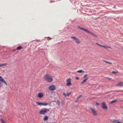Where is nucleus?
Masks as SVG:
<instances>
[{"instance_id": "a211bd4d", "label": "nucleus", "mask_w": 123, "mask_h": 123, "mask_svg": "<svg viewBox=\"0 0 123 123\" xmlns=\"http://www.w3.org/2000/svg\"><path fill=\"white\" fill-rule=\"evenodd\" d=\"M48 103H42V105L44 106H47L48 105Z\"/></svg>"}, {"instance_id": "20e7f679", "label": "nucleus", "mask_w": 123, "mask_h": 123, "mask_svg": "<svg viewBox=\"0 0 123 123\" xmlns=\"http://www.w3.org/2000/svg\"><path fill=\"white\" fill-rule=\"evenodd\" d=\"M66 81L67 82L66 85L67 86L69 87L72 85L71 80L70 78H69Z\"/></svg>"}, {"instance_id": "b1692460", "label": "nucleus", "mask_w": 123, "mask_h": 123, "mask_svg": "<svg viewBox=\"0 0 123 123\" xmlns=\"http://www.w3.org/2000/svg\"><path fill=\"white\" fill-rule=\"evenodd\" d=\"M87 75H87V74H85V75L83 76V78H85L86 77Z\"/></svg>"}, {"instance_id": "f03ea898", "label": "nucleus", "mask_w": 123, "mask_h": 123, "mask_svg": "<svg viewBox=\"0 0 123 123\" xmlns=\"http://www.w3.org/2000/svg\"><path fill=\"white\" fill-rule=\"evenodd\" d=\"M49 109H44L41 110L39 113L41 115H45L49 111Z\"/></svg>"}, {"instance_id": "6e6552de", "label": "nucleus", "mask_w": 123, "mask_h": 123, "mask_svg": "<svg viewBox=\"0 0 123 123\" xmlns=\"http://www.w3.org/2000/svg\"><path fill=\"white\" fill-rule=\"evenodd\" d=\"M49 89L50 90L53 91L55 90V86L52 85L49 87Z\"/></svg>"}, {"instance_id": "aec40b11", "label": "nucleus", "mask_w": 123, "mask_h": 123, "mask_svg": "<svg viewBox=\"0 0 123 123\" xmlns=\"http://www.w3.org/2000/svg\"><path fill=\"white\" fill-rule=\"evenodd\" d=\"M22 47L21 46H19L18 47H17V49H16V50H20L22 49Z\"/></svg>"}, {"instance_id": "9b49d317", "label": "nucleus", "mask_w": 123, "mask_h": 123, "mask_svg": "<svg viewBox=\"0 0 123 123\" xmlns=\"http://www.w3.org/2000/svg\"><path fill=\"white\" fill-rule=\"evenodd\" d=\"M116 86H123V82H120L117 83Z\"/></svg>"}, {"instance_id": "dca6fc26", "label": "nucleus", "mask_w": 123, "mask_h": 123, "mask_svg": "<svg viewBox=\"0 0 123 123\" xmlns=\"http://www.w3.org/2000/svg\"><path fill=\"white\" fill-rule=\"evenodd\" d=\"M7 65V63H5L2 64H0V67H1L3 66H5Z\"/></svg>"}, {"instance_id": "6ab92c4d", "label": "nucleus", "mask_w": 123, "mask_h": 123, "mask_svg": "<svg viewBox=\"0 0 123 123\" xmlns=\"http://www.w3.org/2000/svg\"><path fill=\"white\" fill-rule=\"evenodd\" d=\"M84 71H83L82 70H79L78 71H77V73H81V72H83L84 73Z\"/></svg>"}, {"instance_id": "f3484780", "label": "nucleus", "mask_w": 123, "mask_h": 123, "mask_svg": "<svg viewBox=\"0 0 123 123\" xmlns=\"http://www.w3.org/2000/svg\"><path fill=\"white\" fill-rule=\"evenodd\" d=\"M36 103L38 105L42 106V103L37 101L36 102Z\"/></svg>"}, {"instance_id": "c9c22d12", "label": "nucleus", "mask_w": 123, "mask_h": 123, "mask_svg": "<svg viewBox=\"0 0 123 123\" xmlns=\"http://www.w3.org/2000/svg\"><path fill=\"white\" fill-rule=\"evenodd\" d=\"M96 44H97L98 45V44H99L98 43H96Z\"/></svg>"}, {"instance_id": "4468645a", "label": "nucleus", "mask_w": 123, "mask_h": 123, "mask_svg": "<svg viewBox=\"0 0 123 123\" xmlns=\"http://www.w3.org/2000/svg\"><path fill=\"white\" fill-rule=\"evenodd\" d=\"M48 119V116H45L44 117V118L43 119V120L45 121L47 120Z\"/></svg>"}, {"instance_id": "4c0bfd02", "label": "nucleus", "mask_w": 123, "mask_h": 123, "mask_svg": "<svg viewBox=\"0 0 123 123\" xmlns=\"http://www.w3.org/2000/svg\"><path fill=\"white\" fill-rule=\"evenodd\" d=\"M108 79H110V80L111 79H110V78H108Z\"/></svg>"}, {"instance_id": "4be33fe9", "label": "nucleus", "mask_w": 123, "mask_h": 123, "mask_svg": "<svg viewBox=\"0 0 123 123\" xmlns=\"http://www.w3.org/2000/svg\"><path fill=\"white\" fill-rule=\"evenodd\" d=\"M117 101L116 100H114L110 102V103L111 104H112L114 103Z\"/></svg>"}, {"instance_id": "c85d7f7f", "label": "nucleus", "mask_w": 123, "mask_h": 123, "mask_svg": "<svg viewBox=\"0 0 123 123\" xmlns=\"http://www.w3.org/2000/svg\"><path fill=\"white\" fill-rule=\"evenodd\" d=\"M107 63H109V64H112V63L110 62H107Z\"/></svg>"}, {"instance_id": "412c9836", "label": "nucleus", "mask_w": 123, "mask_h": 123, "mask_svg": "<svg viewBox=\"0 0 123 123\" xmlns=\"http://www.w3.org/2000/svg\"><path fill=\"white\" fill-rule=\"evenodd\" d=\"M0 120L2 123H6L5 121L4 120L1 119Z\"/></svg>"}, {"instance_id": "473e14b6", "label": "nucleus", "mask_w": 123, "mask_h": 123, "mask_svg": "<svg viewBox=\"0 0 123 123\" xmlns=\"http://www.w3.org/2000/svg\"><path fill=\"white\" fill-rule=\"evenodd\" d=\"M58 105H60V103H58Z\"/></svg>"}, {"instance_id": "f704fd0d", "label": "nucleus", "mask_w": 123, "mask_h": 123, "mask_svg": "<svg viewBox=\"0 0 123 123\" xmlns=\"http://www.w3.org/2000/svg\"><path fill=\"white\" fill-rule=\"evenodd\" d=\"M118 123H122L119 122Z\"/></svg>"}, {"instance_id": "c756f323", "label": "nucleus", "mask_w": 123, "mask_h": 123, "mask_svg": "<svg viewBox=\"0 0 123 123\" xmlns=\"http://www.w3.org/2000/svg\"><path fill=\"white\" fill-rule=\"evenodd\" d=\"M62 104H64V102H62Z\"/></svg>"}, {"instance_id": "f8f14e48", "label": "nucleus", "mask_w": 123, "mask_h": 123, "mask_svg": "<svg viewBox=\"0 0 123 123\" xmlns=\"http://www.w3.org/2000/svg\"><path fill=\"white\" fill-rule=\"evenodd\" d=\"M71 93V92H70L69 93H66L64 92L63 93V95L65 97H66L67 96H69Z\"/></svg>"}, {"instance_id": "7c9ffc66", "label": "nucleus", "mask_w": 123, "mask_h": 123, "mask_svg": "<svg viewBox=\"0 0 123 123\" xmlns=\"http://www.w3.org/2000/svg\"><path fill=\"white\" fill-rule=\"evenodd\" d=\"M103 61H104V62H106V63H107V61H105V60H104Z\"/></svg>"}, {"instance_id": "72a5a7b5", "label": "nucleus", "mask_w": 123, "mask_h": 123, "mask_svg": "<svg viewBox=\"0 0 123 123\" xmlns=\"http://www.w3.org/2000/svg\"><path fill=\"white\" fill-rule=\"evenodd\" d=\"M104 47V46H103V45H102V47Z\"/></svg>"}, {"instance_id": "ddd939ff", "label": "nucleus", "mask_w": 123, "mask_h": 123, "mask_svg": "<svg viewBox=\"0 0 123 123\" xmlns=\"http://www.w3.org/2000/svg\"><path fill=\"white\" fill-rule=\"evenodd\" d=\"M88 79V78H86L85 79L82 81L81 84H84L86 81Z\"/></svg>"}, {"instance_id": "cd10ccee", "label": "nucleus", "mask_w": 123, "mask_h": 123, "mask_svg": "<svg viewBox=\"0 0 123 123\" xmlns=\"http://www.w3.org/2000/svg\"><path fill=\"white\" fill-rule=\"evenodd\" d=\"M82 96V95H81L78 98V99H79Z\"/></svg>"}, {"instance_id": "9d476101", "label": "nucleus", "mask_w": 123, "mask_h": 123, "mask_svg": "<svg viewBox=\"0 0 123 123\" xmlns=\"http://www.w3.org/2000/svg\"><path fill=\"white\" fill-rule=\"evenodd\" d=\"M0 81L3 82L7 86L6 82L4 80V79L1 76H0Z\"/></svg>"}, {"instance_id": "2f4dec72", "label": "nucleus", "mask_w": 123, "mask_h": 123, "mask_svg": "<svg viewBox=\"0 0 123 123\" xmlns=\"http://www.w3.org/2000/svg\"><path fill=\"white\" fill-rule=\"evenodd\" d=\"M98 45L101 47L102 46V45L100 44H98Z\"/></svg>"}, {"instance_id": "bb28decb", "label": "nucleus", "mask_w": 123, "mask_h": 123, "mask_svg": "<svg viewBox=\"0 0 123 123\" xmlns=\"http://www.w3.org/2000/svg\"><path fill=\"white\" fill-rule=\"evenodd\" d=\"M75 78H76V79L77 80H78L79 79V77H76Z\"/></svg>"}, {"instance_id": "e433bc0d", "label": "nucleus", "mask_w": 123, "mask_h": 123, "mask_svg": "<svg viewBox=\"0 0 123 123\" xmlns=\"http://www.w3.org/2000/svg\"><path fill=\"white\" fill-rule=\"evenodd\" d=\"M49 38H50V39H51V38H50V37H49Z\"/></svg>"}, {"instance_id": "5701e85b", "label": "nucleus", "mask_w": 123, "mask_h": 123, "mask_svg": "<svg viewBox=\"0 0 123 123\" xmlns=\"http://www.w3.org/2000/svg\"><path fill=\"white\" fill-rule=\"evenodd\" d=\"M103 47L104 48H106V49H107L108 48H110V47H106L105 46H104V47Z\"/></svg>"}, {"instance_id": "7ed1b4c3", "label": "nucleus", "mask_w": 123, "mask_h": 123, "mask_svg": "<svg viewBox=\"0 0 123 123\" xmlns=\"http://www.w3.org/2000/svg\"><path fill=\"white\" fill-rule=\"evenodd\" d=\"M78 27L80 29L84 31L87 32L88 33L90 34H92L93 36L96 37H97V36L94 34H93L90 31H88L86 29H85L83 28H82L80 27V26H78Z\"/></svg>"}, {"instance_id": "393cba45", "label": "nucleus", "mask_w": 123, "mask_h": 123, "mask_svg": "<svg viewBox=\"0 0 123 123\" xmlns=\"http://www.w3.org/2000/svg\"><path fill=\"white\" fill-rule=\"evenodd\" d=\"M118 73V72L117 71L115 72V71H113L112 72V73H113L116 74Z\"/></svg>"}, {"instance_id": "423d86ee", "label": "nucleus", "mask_w": 123, "mask_h": 123, "mask_svg": "<svg viewBox=\"0 0 123 123\" xmlns=\"http://www.w3.org/2000/svg\"><path fill=\"white\" fill-rule=\"evenodd\" d=\"M90 109L91 111L94 115L97 116L98 115V114L97 112L95 109L92 108H91Z\"/></svg>"}, {"instance_id": "a878e982", "label": "nucleus", "mask_w": 123, "mask_h": 123, "mask_svg": "<svg viewBox=\"0 0 123 123\" xmlns=\"http://www.w3.org/2000/svg\"><path fill=\"white\" fill-rule=\"evenodd\" d=\"M96 104L97 106H99L100 105V104L97 102L96 103Z\"/></svg>"}, {"instance_id": "f257e3e1", "label": "nucleus", "mask_w": 123, "mask_h": 123, "mask_svg": "<svg viewBox=\"0 0 123 123\" xmlns=\"http://www.w3.org/2000/svg\"><path fill=\"white\" fill-rule=\"evenodd\" d=\"M44 80L49 83L51 82L53 80L52 77L49 74L45 75L44 77Z\"/></svg>"}, {"instance_id": "1a4fd4ad", "label": "nucleus", "mask_w": 123, "mask_h": 123, "mask_svg": "<svg viewBox=\"0 0 123 123\" xmlns=\"http://www.w3.org/2000/svg\"><path fill=\"white\" fill-rule=\"evenodd\" d=\"M37 97L39 98H42L43 96V92H39L37 95Z\"/></svg>"}, {"instance_id": "39448f33", "label": "nucleus", "mask_w": 123, "mask_h": 123, "mask_svg": "<svg viewBox=\"0 0 123 123\" xmlns=\"http://www.w3.org/2000/svg\"><path fill=\"white\" fill-rule=\"evenodd\" d=\"M101 107L103 109L105 110H107L108 109V107L105 102H102L101 104Z\"/></svg>"}, {"instance_id": "0eeeda50", "label": "nucleus", "mask_w": 123, "mask_h": 123, "mask_svg": "<svg viewBox=\"0 0 123 123\" xmlns=\"http://www.w3.org/2000/svg\"><path fill=\"white\" fill-rule=\"evenodd\" d=\"M71 38L74 39L75 41V42L77 44H79L80 43V40L77 37H71Z\"/></svg>"}, {"instance_id": "2eb2a0df", "label": "nucleus", "mask_w": 123, "mask_h": 123, "mask_svg": "<svg viewBox=\"0 0 123 123\" xmlns=\"http://www.w3.org/2000/svg\"><path fill=\"white\" fill-rule=\"evenodd\" d=\"M119 121L118 120H113L112 121V123H118Z\"/></svg>"}]
</instances>
